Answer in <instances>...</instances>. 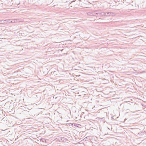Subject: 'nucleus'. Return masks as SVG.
<instances>
[{
  "label": "nucleus",
  "instance_id": "nucleus-1",
  "mask_svg": "<svg viewBox=\"0 0 146 146\" xmlns=\"http://www.w3.org/2000/svg\"><path fill=\"white\" fill-rule=\"evenodd\" d=\"M5 21V20H2L1 21V22H2L3 23H4V21Z\"/></svg>",
  "mask_w": 146,
  "mask_h": 146
}]
</instances>
